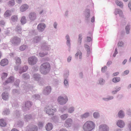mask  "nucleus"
<instances>
[{"mask_svg": "<svg viewBox=\"0 0 131 131\" xmlns=\"http://www.w3.org/2000/svg\"><path fill=\"white\" fill-rule=\"evenodd\" d=\"M64 87L66 88H68L69 87V82L68 80L64 79Z\"/></svg>", "mask_w": 131, "mask_h": 131, "instance_id": "44", "label": "nucleus"}, {"mask_svg": "<svg viewBox=\"0 0 131 131\" xmlns=\"http://www.w3.org/2000/svg\"><path fill=\"white\" fill-rule=\"evenodd\" d=\"M69 74V71L68 70H67L65 72L64 75V79H67L68 78Z\"/></svg>", "mask_w": 131, "mask_h": 131, "instance_id": "49", "label": "nucleus"}, {"mask_svg": "<svg viewBox=\"0 0 131 131\" xmlns=\"http://www.w3.org/2000/svg\"><path fill=\"white\" fill-rule=\"evenodd\" d=\"M16 60V63L17 65H19L21 63V61L20 59L18 57H16L15 58Z\"/></svg>", "mask_w": 131, "mask_h": 131, "instance_id": "39", "label": "nucleus"}, {"mask_svg": "<svg viewBox=\"0 0 131 131\" xmlns=\"http://www.w3.org/2000/svg\"><path fill=\"white\" fill-rule=\"evenodd\" d=\"M58 23L56 22H54L53 24V26L55 29L57 28Z\"/></svg>", "mask_w": 131, "mask_h": 131, "instance_id": "62", "label": "nucleus"}, {"mask_svg": "<svg viewBox=\"0 0 131 131\" xmlns=\"http://www.w3.org/2000/svg\"><path fill=\"white\" fill-rule=\"evenodd\" d=\"M75 109V107L74 106H70L67 109L68 112L70 114L72 113L74 111Z\"/></svg>", "mask_w": 131, "mask_h": 131, "instance_id": "27", "label": "nucleus"}, {"mask_svg": "<svg viewBox=\"0 0 131 131\" xmlns=\"http://www.w3.org/2000/svg\"><path fill=\"white\" fill-rule=\"evenodd\" d=\"M124 42L122 41H119L118 43V46L120 47H124Z\"/></svg>", "mask_w": 131, "mask_h": 131, "instance_id": "52", "label": "nucleus"}, {"mask_svg": "<svg viewBox=\"0 0 131 131\" xmlns=\"http://www.w3.org/2000/svg\"><path fill=\"white\" fill-rule=\"evenodd\" d=\"M86 40L87 42H90L92 41V38L91 37H87Z\"/></svg>", "mask_w": 131, "mask_h": 131, "instance_id": "63", "label": "nucleus"}, {"mask_svg": "<svg viewBox=\"0 0 131 131\" xmlns=\"http://www.w3.org/2000/svg\"><path fill=\"white\" fill-rule=\"evenodd\" d=\"M11 15L10 11L7 10L5 13L4 14V17H7L10 16Z\"/></svg>", "mask_w": 131, "mask_h": 131, "instance_id": "35", "label": "nucleus"}, {"mask_svg": "<svg viewBox=\"0 0 131 131\" xmlns=\"http://www.w3.org/2000/svg\"><path fill=\"white\" fill-rule=\"evenodd\" d=\"M19 83V79H17L15 82V85L16 86H18Z\"/></svg>", "mask_w": 131, "mask_h": 131, "instance_id": "60", "label": "nucleus"}, {"mask_svg": "<svg viewBox=\"0 0 131 131\" xmlns=\"http://www.w3.org/2000/svg\"><path fill=\"white\" fill-rule=\"evenodd\" d=\"M93 115L94 118L97 119L100 117V114L98 112H95L93 113Z\"/></svg>", "mask_w": 131, "mask_h": 131, "instance_id": "36", "label": "nucleus"}, {"mask_svg": "<svg viewBox=\"0 0 131 131\" xmlns=\"http://www.w3.org/2000/svg\"><path fill=\"white\" fill-rule=\"evenodd\" d=\"M90 116V113L88 112H85L83 114H81L80 116L82 119H85L88 118Z\"/></svg>", "mask_w": 131, "mask_h": 131, "instance_id": "18", "label": "nucleus"}, {"mask_svg": "<svg viewBox=\"0 0 131 131\" xmlns=\"http://www.w3.org/2000/svg\"><path fill=\"white\" fill-rule=\"evenodd\" d=\"M65 39L66 40V44L70 48L71 45V40L70 37L68 34H67L65 36Z\"/></svg>", "mask_w": 131, "mask_h": 131, "instance_id": "16", "label": "nucleus"}, {"mask_svg": "<svg viewBox=\"0 0 131 131\" xmlns=\"http://www.w3.org/2000/svg\"><path fill=\"white\" fill-rule=\"evenodd\" d=\"M67 108V107L66 106H64L63 107H59V111L62 113H63L66 111Z\"/></svg>", "mask_w": 131, "mask_h": 131, "instance_id": "33", "label": "nucleus"}, {"mask_svg": "<svg viewBox=\"0 0 131 131\" xmlns=\"http://www.w3.org/2000/svg\"><path fill=\"white\" fill-rule=\"evenodd\" d=\"M18 19L17 16L16 15H13L11 18V20L12 22H16Z\"/></svg>", "mask_w": 131, "mask_h": 131, "instance_id": "38", "label": "nucleus"}, {"mask_svg": "<svg viewBox=\"0 0 131 131\" xmlns=\"http://www.w3.org/2000/svg\"><path fill=\"white\" fill-rule=\"evenodd\" d=\"M32 119V116L30 115H26L24 117V120L26 121H28Z\"/></svg>", "mask_w": 131, "mask_h": 131, "instance_id": "37", "label": "nucleus"}, {"mask_svg": "<svg viewBox=\"0 0 131 131\" xmlns=\"http://www.w3.org/2000/svg\"><path fill=\"white\" fill-rule=\"evenodd\" d=\"M8 60L5 59H2L0 62V64L2 66H4L8 64Z\"/></svg>", "mask_w": 131, "mask_h": 131, "instance_id": "26", "label": "nucleus"}, {"mask_svg": "<svg viewBox=\"0 0 131 131\" xmlns=\"http://www.w3.org/2000/svg\"><path fill=\"white\" fill-rule=\"evenodd\" d=\"M28 60L29 64L31 65L35 64L38 61L37 58L35 56H32L29 58Z\"/></svg>", "mask_w": 131, "mask_h": 131, "instance_id": "6", "label": "nucleus"}, {"mask_svg": "<svg viewBox=\"0 0 131 131\" xmlns=\"http://www.w3.org/2000/svg\"><path fill=\"white\" fill-rule=\"evenodd\" d=\"M28 131H38V128L37 126L35 125L30 128Z\"/></svg>", "mask_w": 131, "mask_h": 131, "instance_id": "34", "label": "nucleus"}, {"mask_svg": "<svg viewBox=\"0 0 131 131\" xmlns=\"http://www.w3.org/2000/svg\"><path fill=\"white\" fill-rule=\"evenodd\" d=\"M99 83L101 85H103L105 82V80L102 78H100L98 81Z\"/></svg>", "mask_w": 131, "mask_h": 131, "instance_id": "42", "label": "nucleus"}, {"mask_svg": "<svg viewBox=\"0 0 131 131\" xmlns=\"http://www.w3.org/2000/svg\"><path fill=\"white\" fill-rule=\"evenodd\" d=\"M109 127L105 124H101L99 127V131H109Z\"/></svg>", "mask_w": 131, "mask_h": 131, "instance_id": "8", "label": "nucleus"}, {"mask_svg": "<svg viewBox=\"0 0 131 131\" xmlns=\"http://www.w3.org/2000/svg\"><path fill=\"white\" fill-rule=\"evenodd\" d=\"M43 123L41 122H39L38 124V125L40 128H42L43 126Z\"/></svg>", "mask_w": 131, "mask_h": 131, "instance_id": "61", "label": "nucleus"}, {"mask_svg": "<svg viewBox=\"0 0 131 131\" xmlns=\"http://www.w3.org/2000/svg\"><path fill=\"white\" fill-rule=\"evenodd\" d=\"M6 125V123L3 119H0V126L4 127Z\"/></svg>", "mask_w": 131, "mask_h": 131, "instance_id": "40", "label": "nucleus"}, {"mask_svg": "<svg viewBox=\"0 0 131 131\" xmlns=\"http://www.w3.org/2000/svg\"><path fill=\"white\" fill-rule=\"evenodd\" d=\"M20 21L21 23L23 24L26 23V17L25 16H22L21 19Z\"/></svg>", "mask_w": 131, "mask_h": 131, "instance_id": "46", "label": "nucleus"}, {"mask_svg": "<svg viewBox=\"0 0 131 131\" xmlns=\"http://www.w3.org/2000/svg\"><path fill=\"white\" fill-rule=\"evenodd\" d=\"M21 28L19 25H18L15 29V31L19 33H21Z\"/></svg>", "mask_w": 131, "mask_h": 131, "instance_id": "45", "label": "nucleus"}, {"mask_svg": "<svg viewBox=\"0 0 131 131\" xmlns=\"http://www.w3.org/2000/svg\"><path fill=\"white\" fill-rule=\"evenodd\" d=\"M15 4V1L14 0H11L9 1L8 4L10 6H14Z\"/></svg>", "mask_w": 131, "mask_h": 131, "instance_id": "48", "label": "nucleus"}, {"mask_svg": "<svg viewBox=\"0 0 131 131\" xmlns=\"http://www.w3.org/2000/svg\"><path fill=\"white\" fill-rule=\"evenodd\" d=\"M121 80L120 78L119 77H115L113 78L112 79V81L115 83H117L119 82Z\"/></svg>", "mask_w": 131, "mask_h": 131, "instance_id": "32", "label": "nucleus"}, {"mask_svg": "<svg viewBox=\"0 0 131 131\" xmlns=\"http://www.w3.org/2000/svg\"><path fill=\"white\" fill-rule=\"evenodd\" d=\"M45 128L46 130L48 131H50L53 128L52 125L51 123H48L46 125Z\"/></svg>", "mask_w": 131, "mask_h": 131, "instance_id": "23", "label": "nucleus"}, {"mask_svg": "<svg viewBox=\"0 0 131 131\" xmlns=\"http://www.w3.org/2000/svg\"><path fill=\"white\" fill-rule=\"evenodd\" d=\"M129 71L128 70H127L124 71L122 73L123 75H125L128 74L129 73Z\"/></svg>", "mask_w": 131, "mask_h": 131, "instance_id": "58", "label": "nucleus"}, {"mask_svg": "<svg viewBox=\"0 0 131 131\" xmlns=\"http://www.w3.org/2000/svg\"><path fill=\"white\" fill-rule=\"evenodd\" d=\"M2 96V98L5 100H7L9 98V94L7 93H3Z\"/></svg>", "mask_w": 131, "mask_h": 131, "instance_id": "25", "label": "nucleus"}, {"mask_svg": "<svg viewBox=\"0 0 131 131\" xmlns=\"http://www.w3.org/2000/svg\"><path fill=\"white\" fill-rule=\"evenodd\" d=\"M34 79L37 81L38 82H40L42 81V79L40 75L38 74H35L33 76Z\"/></svg>", "mask_w": 131, "mask_h": 131, "instance_id": "17", "label": "nucleus"}, {"mask_svg": "<svg viewBox=\"0 0 131 131\" xmlns=\"http://www.w3.org/2000/svg\"><path fill=\"white\" fill-rule=\"evenodd\" d=\"M73 123V121L71 118H68L65 121L64 126L67 127H70L71 126Z\"/></svg>", "mask_w": 131, "mask_h": 131, "instance_id": "12", "label": "nucleus"}, {"mask_svg": "<svg viewBox=\"0 0 131 131\" xmlns=\"http://www.w3.org/2000/svg\"><path fill=\"white\" fill-rule=\"evenodd\" d=\"M82 35L80 34L79 35V38L78 41V44L80 45L81 43V40L82 39Z\"/></svg>", "mask_w": 131, "mask_h": 131, "instance_id": "50", "label": "nucleus"}, {"mask_svg": "<svg viewBox=\"0 0 131 131\" xmlns=\"http://www.w3.org/2000/svg\"><path fill=\"white\" fill-rule=\"evenodd\" d=\"M51 90V88L50 86H47L45 88L43 91V93L45 95H48L50 93Z\"/></svg>", "mask_w": 131, "mask_h": 131, "instance_id": "11", "label": "nucleus"}, {"mask_svg": "<svg viewBox=\"0 0 131 131\" xmlns=\"http://www.w3.org/2000/svg\"><path fill=\"white\" fill-rule=\"evenodd\" d=\"M37 16L36 13L34 11L30 12L28 15V18L31 21H34L37 18Z\"/></svg>", "mask_w": 131, "mask_h": 131, "instance_id": "5", "label": "nucleus"}, {"mask_svg": "<svg viewBox=\"0 0 131 131\" xmlns=\"http://www.w3.org/2000/svg\"><path fill=\"white\" fill-rule=\"evenodd\" d=\"M84 47L87 51L86 56L87 57H89V56L91 53L90 47L86 44H84Z\"/></svg>", "mask_w": 131, "mask_h": 131, "instance_id": "21", "label": "nucleus"}, {"mask_svg": "<svg viewBox=\"0 0 131 131\" xmlns=\"http://www.w3.org/2000/svg\"><path fill=\"white\" fill-rule=\"evenodd\" d=\"M50 69V64L48 62L43 63L40 66V72L43 74H45L48 73Z\"/></svg>", "mask_w": 131, "mask_h": 131, "instance_id": "2", "label": "nucleus"}, {"mask_svg": "<svg viewBox=\"0 0 131 131\" xmlns=\"http://www.w3.org/2000/svg\"><path fill=\"white\" fill-rule=\"evenodd\" d=\"M68 116V114H66L61 115L60 117L62 120H65Z\"/></svg>", "mask_w": 131, "mask_h": 131, "instance_id": "43", "label": "nucleus"}, {"mask_svg": "<svg viewBox=\"0 0 131 131\" xmlns=\"http://www.w3.org/2000/svg\"><path fill=\"white\" fill-rule=\"evenodd\" d=\"M28 69V67L27 66H25L19 69V73L21 74L22 72L26 71Z\"/></svg>", "mask_w": 131, "mask_h": 131, "instance_id": "24", "label": "nucleus"}, {"mask_svg": "<svg viewBox=\"0 0 131 131\" xmlns=\"http://www.w3.org/2000/svg\"><path fill=\"white\" fill-rule=\"evenodd\" d=\"M114 13L115 15H117L118 14L119 16L121 17H123V12L122 10L119 8H117L115 9Z\"/></svg>", "mask_w": 131, "mask_h": 131, "instance_id": "15", "label": "nucleus"}, {"mask_svg": "<svg viewBox=\"0 0 131 131\" xmlns=\"http://www.w3.org/2000/svg\"><path fill=\"white\" fill-rule=\"evenodd\" d=\"M48 52H46L45 53L43 52H40L38 54L39 56L41 57H42L48 54Z\"/></svg>", "mask_w": 131, "mask_h": 131, "instance_id": "55", "label": "nucleus"}, {"mask_svg": "<svg viewBox=\"0 0 131 131\" xmlns=\"http://www.w3.org/2000/svg\"><path fill=\"white\" fill-rule=\"evenodd\" d=\"M115 3L116 5L121 8H124V4L123 2L119 0H116Z\"/></svg>", "mask_w": 131, "mask_h": 131, "instance_id": "19", "label": "nucleus"}, {"mask_svg": "<svg viewBox=\"0 0 131 131\" xmlns=\"http://www.w3.org/2000/svg\"><path fill=\"white\" fill-rule=\"evenodd\" d=\"M46 27V25L44 23H40L37 25V29L39 32H42L44 31Z\"/></svg>", "mask_w": 131, "mask_h": 131, "instance_id": "9", "label": "nucleus"}, {"mask_svg": "<svg viewBox=\"0 0 131 131\" xmlns=\"http://www.w3.org/2000/svg\"><path fill=\"white\" fill-rule=\"evenodd\" d=\"M95 124L93 121H89L83 124L82 128L84 131H92L95 128Z\"/></svg>", "mask_w": 131, "mask_h": 131, "instance_id": "1", "label": "nucleus"}, {"mask_svg": "<svg viewBox=\"0 0 131 131\" xmlns=\"http://www.w3.org/2000/svg\"><path fill=\"white\" fill-rule=\"evenodd\" d=\"M85 15L86 19L87 20L90 17V11L89 10L87 9L86 10Z\"/></svg>", "mask_w": 131, "mask_h": 131, "instance_id": "47", "label": "nucleus"}, {"mask_svg": "<svg viewBox=\"0 0 131 131\" xmlns=\"http://www.w3.org/2000/svg\"><path fill=\"white\" fill-rule=\"evenodd\" d=\"M33 98V100L35 99L36 100L39 99L40 98V96L38 94H35L32 96Z\"/></svg>", "mask_w": 131, "mask_h": 131, "instance_id": "56", "label": "nucleus"}, {"mask_svg": "<svg viewBox=\"0 0 131 131\" xmlns=\"http://www.w3.org/2000/svg\"><path fill=\"white\" fill-rule=\"evenodd\" d=\"M125 114L123 111L121 110L118 112V116L120 118H122L125 116Z\"/></svg>", "mask_w": 131, "mask_h": 131, "instance_id": "29", "label": "nucleus"}, {"mask_svg": "<svg viewBox=\"0 0 131 131\" xmlns=\"http://www.w3.org/2000/svg\"><path fill=\"white\" fill-rule=\"evenodd\" d=\"M29 77L30 76L27 73L24 74L23 75V78L24 79L26 80L29 79Z\"/></svg>", "mask_w": 131, "mask_h": 131, "instance_id": "51", "label": "nucleus"}, {"mask_svg": "<svg viewBox=\"0 0 131 131\" xmlns=\"http://www.w3.org/2000/svg\"><path fill=\"white\" fill-rule=\"evenodd\" d=\"M45 111L49 115H53L57 111L56 109L51 105L46 106L44 109Z\"/></svg>", "mask_w": 131, "mask_h": 131, "instance_id": "3", "label": "nucleus"}, {"mask_svg": "<svg viewBox=\"0 0 131 131\" xmlns=\"http://www.w3.org/2000/svg\"><path fill=\"white\" fill-rule=\"evenodd\" d=\"M33 88V86H32L30 85H28L26 89L30 90L32 91Z\"/></svg>", "mask_w": 131, "mask_h": 131, "instance_id": "59", "label": "nucleus"}, {"mask_svg": "<svg viewBox=\"0 0 131 131\" xmlns=\"http://www.w3.org/2000/svg\"><path fill=\"white\" fill-rule=\"evenodd\" d=\"M29 8V5L27 4H24L22 5L19 8L20 11L21 12L26 11Z\"/></svg>", "mask_w": 131, "mask_h": 131, "instance_id": "13", "label": "nucleus"}, {"mask_svg": "<svg viewBox=\"0 0 131 131\" xmlns=\"http://www.w3.org/2000/svg\"><path fill=\"white\" fill-rule=\"evenodd\" d=\"M68 100V98L66 96L64 97L62 96H60L58 97L57 100L58 102L61 105L65 104Z\"/></svg>", "mask_w": 131, "mask_h": 131, "instance_id": "4", "label": "nucleus"}, {"mask_svg": "<svg viewBox=\"0 0 131 131\" xmlns=\"http://www.w3.org/2000/svg\"><path fill=\"white\" fill-rule=\"evenodd\" d=\"M51 46L48 45V42L47 41H44L41 46V48L44 51H49L51 49Z\"/></svg>", "mask_w": 131, "mask_h": 131, "instance_id": "7", "label": "nucleus"}, {"mask_svg": "<svg viewBox=\"0 0 131 131\" xmlns=\"http://www.w3.org/2000/svg\"><path fill=\"white\" fill-rule=\"evenodd\" d=\"M107 67L105 66H104L103 67H102V71L103 72H104L105 70L107 69Z\"/></svg>", "mask_w": 131, "mask_h": 131, "instance_id": "64", "label": "nucleus"}, {"mask_svg": "<svg viewBox=\"0 0 131 131\" xmlns=\"http://www.w3.org/2000/svg\"><path fill=\"white\" fill-rule=\"evenodd\" d=\"M27 47V46L26 45H23L21 46L19 48V49L21 51H23L25 50Z\"/></svg>", "mask_w": 131, "mask_h": 131, "instance_id": "54", "label": "nucleus"}, {"mask_svg": "<svg viewBox=\"0 0 131 131\" xmlns=\"http://www.w3.org/2000/svg\"><path fill=\"white\" fill-rule=\"evenodd\" d=\"M32 105V103L30 101L26 102L25 104V107L26 108H28L29 109Z\"/></svg>", "mask_w": 131, "mask_h": 131, "instance_id": "30", "label": "nucleus"}, {"mask_svg": "<svg viewBox=\"0 0 131 131\" xmlns=\"http://www.w3.org/2000/svg\"><path fill=\"white\" fill-rule=\"evenodd\" d=\"M114 99V97L112 96H109L107 97H103L102 98V100L105 101H108L112 100Z\"/></svg>", "mask_w": 131, "mask_h": 131, "instance_id": "31", "label": "nucleus"}, {"mask_svg": "<svg viewBox=\"0 0 131 131\" xmlns=\"http://www.w3.org/2000/svg\"><path fill=\"white\" fill-rule=\"evenodd\" d=\"M41 37L39 36H36L33 39L32 42L34 43H38L41 40Z\"/></svg>", "mask_w": 131, "mask_h": 131, "instance_id": "22", "label": "nucleus"}, {"mask_svg": "<svg viewBox=\"0 0 131 131\" xmlns=\"http://www.w3.org/2000/svg\"><path fill=\"white\" fill-rule=\"evenodd\" d=\"M14 80V78L13 77H10L6 81V83L12 82Z\"/></svg>", "mask_w": 131, "mask_h": 131, "instance_id": "41", "label": "nucleus"}, {"mask_svg": "<svg viewBox=\"0 0 131 131\" xmlns=\"http://www.w3.org/2000/svg\"><path fill=\"white\" fill-rule=\"evenodd\" d=\"M10 41L14 45H17L19 43L20 41V38L17 37H14L11 38Z\"/></svg>", "mask_w": 131, "mask_h": 131, "instance_id": "10", "label": "nucleus"}, {"mask_svg": "<svg viewBox=\"0 0 131 131\" xmlns=\"http://www.w3.org/2000/svg\"><path fill=\"white\" fill-rule=\"evenodd\" d=\"M116 125L119 127L123 128L125 126V123L123 120L119 119L117 121Z\"/></svg>", "mask_w": 131, "mask_h": 131, "instance_id": "14", "label": "nucleus"}, {"mask_svg": "<svg viewBox=\"0 0 131 131\" xmlns=\"http://www.w3.org/2000/svg\"><path fill=\"white\" fill-rule=\"evenodd\" d=\"M121 88L119 86H116L114 88V90H113L111 93L113 94H114L117 93L121 89Z\"/></svg>", "mask_w": 131, "mask_h": 131, "instance_id": "20", "label": "nucleus"}, {"mask_svg": "<svg viewBox=\"0 0 131 131\" xmlns=\"http://www.w3.org/2000/svg\"><path fill=\"white\" fill-rule=\"evenodd\" d=\"M130 23H129L125 27V29L126 31V33L127 34H128L130 33Z\"/></svg>", "mask_w": 131, "mask_h": 131, "instance_id": "28", "label": "nucleus"}, {"mask_svg": "<svg viewBox=\"0 0 131 131\" xmlns=\"http://www.w3.org/2000/svg\"><path fill=\"white\" fill-rule=\"evenodd\" d=\"M7 75V74L6 73H3L1 74V78L3 80L6 78Z\"/></svg>", "mask_w": 131, "mask_h": 131, "instance_id": "53", "label": "nucleus"}, {"mask_svg": "<svg viewBox=\"0 0 131 131\" xmlns=\"http://www.w3.org/2000/svg\"><path fill=\"white\" fill-rule=\"evenodd\" d=\"M10 111L8 109H6L3 112V115H8L9 114Z\"/></svg>", "mask_w": 131, "mask_h": 131, "instance_id": "57", "label": "nucleus"}]
</instances>
